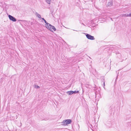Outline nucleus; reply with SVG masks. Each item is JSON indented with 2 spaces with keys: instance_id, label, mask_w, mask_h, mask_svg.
I'll use <instances>...</instances> for the list:
<instances>
[{
  "instance_id": "nucleus-16",
  "label": "nucleus",
  "mask_w": 131,
  "mask_h": 131,
  "mask_svg": "<svg viewBox=\"0 0 131 131\" xmlns=\"http://www.w3.org/2000/svg\"><path fill=\"white\" fill-rule=\"evenodd\" d=\"M63 123L64 124V125H65V124H66V120H64L63 121Z\"/></svg>"
},
{
  "instance_id": "nucleus-7",
  "label": "nucleus",
  "mask_w": 131,
  "mask_h": 131,
  "mask_svg": "<svg viewBox=\"0 0 131 131\" xmlns=\"http://www.w3.org/2000/svg\"><path fill=\"white\" fill-rule=\"evenodd\" d=\"M35 14H36V15L37 16V17H38V18H39L42 19V18H41V16L40 15L38 14V13L37 12H36Z\"/></svg>"
},
{
  "instance_id": "nucleus-15",
  "label": "nucleus",
  "mask_w": 131,
  "mask_h": 131,
  "mask_svg": "<svg viewBox=\"0 0 131 131\" xmlns=\"http://www.w3.org/2000/svg\"><path fill=\"white\" fill-rule=\"evenodd\" d=\"M104 81H105L104 79H103L102 82H103L104 86H105V85Z\"/></svg>"
},
{
  "instance_id": "nucleus-14",
  "label": "nucleus",
  "mask_w": 131,
  "mask_h": 131,
  "mask_svg": "<svg viewBox=\"0 0 131 131\" xmlns=\"http://www.w3.org/2000/svg\"><path fill=\"white\" fill-rule=\"evenodd\" d=\"M34 87L36 89H38V88H40V87L39 86H38V85H34Z\"/></svg>"
},
{
  "instance_id": "nucleus-1",
  "label": "nucleus",
  "mask_w": 131,
  "mask_h": 131,
  "mask_svg": "<svg viewBox=\"0 0 131 131\" xmlns=\"http://www.w3.org/2000/svg\"><path fill=\"white\" fill-rule=\"evenodd\" d=\"M46 27L47 28L49 29L51 31H55L56 30V29L54 27L49 24H48V25Z\"/></svg>"
},
{
  "instance_id": "nucleus-18",
  "label": "nucleus",
  "mask_w": 131,
  "mask_h": 131,
  "mask_svg": "<svg viewBox=\"0 0 131 131\" xmlns=\"http://www.w3.org/2000/svg\"><path fill=\"white\" fill-rule=\"evenodd\" d=\"M18 21H24V20H19Z\"/></svg>"
},
{
  "instance_id": "nucleus-2",
  "label": "nucleus",
  "mask_w": 131,
  "mask_h": 131,
  "mask_svg": "<svg viewBox=\"0 0 131 131\" xmlns=\"http://www.w3.org/2000/svg\"><path fill=\"white\" fill-rule=\"evenodd\" d=\"M86 36V37L88 39L91 40H94L95 38L94 36H92L91 35L87 33H84Z\"/></svg>"
},
{
  "instance_id": "nucleus-12",
  "label": "nucleus",
  "mask_w": 131,
  "mask_h": 131,
  "mask_svg": "<svg viewBox=\"0 0 131 131\" xmlns=\"http://www.w3.org/2000/svg\"><path fill=\"white\" fill-rule=\"evenodd\" d=\"M46 2L48 4H50L51 3V0H46Z\"/></svg>"
},
{
  "instance_id": "nucleus-6",
  "label": "nucleus",
  "mask_w": 131,
  "mask_h": 131,
  "mask_svg": "<svg viewBox=\"0 0 131 131\" xmlns=\"http://www.w3.org/2000/svg\"><path fill=\"white\" fill-rule=\"evenodd\" d=\"M72 121L71 119H66V126L72 123Z\"/></svg>"
},
{
  "instance_id": "nucleus-17",
  "label": "nucleus",
  "mask_w": 131,
  "mask_h": 131,
  "mask_svg": "<svg viewBox=\"0 0 131 131\" xmlns=\"http://www.w3.org/2000/svg\"><path fill=\"white\" fill-rule=\"evenodd\" d=\"M128 17H131V13H130L129 14H128Z\"/></svg>"
},
{
  "instance_id": "nucleus-5",
  "label": "nucleus",
  "mask_w": 131,
  "mask_h": 131,
  "mask_svg": "<svg viewBox=\"0 0 131 131\" xmlns=\"http://www.w3.org/2000/svg\"><path fill=\"white\" fill-rule=\"evenodd\" d=\"M105 125L106 126L107 128H110L112 127V124L110 122H109L108 123H106Z\"/></svg>"
},
{
  "instance_id": "nucleus-11",
  "label": "nucleus",
  "mask_w": 131,
  "mask_h": 131,
  "mask_svg": "<svg viewBox=\"0 0 131 131\" xmlns=\"http://www.w3.org/2000/svg\"><path fill=\"white\" fill-rule=\"evenodd\" d=\"M114 107L113 106H111L110 107V110L112 112L113 111V109H114Z\"/></svg>"
},
{
  "instance_id": "nucleus-21",
  "label": "nucleus",
  "mask_w": 131,
  "mask_h": 131,
  "mask_svg": "<svg viewBox=\"0 0 131 131\" xmlns=\"http://www.w3.org/2000/svg\"><path fill=\"white\" fill-rule=\"evenodd\" d=\"M116 54H117V53H116Z\"/></svg>"
},
{
  "instance_id": "nucleus-19",
  "label": "nucleus",
  "mask_w": 131,
  "mask_h": 131,
  "mask_svg": "<svg viewBox=\"0 0 131 131\" xmlns=\"http://www.w3.org/2000/svg\"><path fill=\"white\" fill-rule=\"evenodd\" d=\"M117 77H118V76H117V77H116V80L117 79ZM115 81H116V80Z\"/></svg>"
},
{
  "instance_id": "nucleus-9",
  "label": "nucleus",
  "mask_w": 131,
  "mask_h": 131,
  "mask_svg": "<svg viewBox=\"0 0 131 131\" xmlns=\"http://www.w3.org/2000/svg\"><path fill=\"white\" fill-rule=\"evenodd\" d=\"M42 19L43 20L44 22L45 23H46V26L48 25V24H49L48 23H47L46 21L45 20V19L43 18H42Z\"/></svg>"
},
{
  "instance_id": "nucleus-10",
  "label": "nucleus",
  "mask_w": 131,
  "mask_h": 131,
  "mask_svg": "<svg viewBox=\"0 0 131 131\" xmlns=\"http://www.w3.org/2000/svg\"><path fill=\"white\" fill-rule=\"evenodd\" d=\"M72 94H76V93H79V92L78 91H72Z\"/></svg>"
},
{
  "instance_id": "nucleus-3",
  "label": "nucleus",
  "mask_w": 131,
  "mask_h": 131,
  "mask_svg": "<svg viewBox=\"0 0 131 131\" xmlns=\"http://www.w3.org/2000/svg\"><path fill=\"white\" fill-rule=\"evenodd\" d=\"M8 17H9V19L13 21H16V20L15 18L13 17L12 16L10 15H9L8 16Z\"/></svg>"
},
{
  "instance_id": "nucleus-4",
  "label": "nucleus",
  "mask_w": 131,
  "mask_h": 131,
  "mask_svg": "<svg viewBox=\"0 0 131 131\" xmlns=\"http://www.w3.org/2000/svg\"><path fill=\"white\" fill-rule=\"evenodd\" d=\"M113 2L112 0H110V1L108 2L106 4V6L107 7H111L113 6Z\"/></svg>"
},
{
  "instance_id": "nucleus-13",
  "label": "nucleus",
  "mask_w": 131,
  "mask_h": 131,
  "mask_svg": "<svg viewBox=\"0 0 131 131\" xmlns=\"http://www.w3.org/2000/svg\"><path fill=\"white\" fill-rule=\"evenodd\" d=\"M122 16L123 17H128V14H123Z\"/></svg>"
},
{
  "instance_id": "nucleus-20",
  "label": "nucleus",
  "mask_w": 131,
  "mask_h": 131,
  "mask_svg": "<svg viewBox=\"0 0 131 131\" xmlns=\"http://www.w3.org/2000/svg\"><path fill=\"white\" fill-rule=\"evenodd\" d=\"M20 124H21V125H20V126H21L22 125V124L21 123H20Z\"/></svg>"
},
{
  "instance_id": "nucleus-8",
  "label": "nucleus",
  "mask_w": 131,
  "mask_h": 131,
  "mask_svg": "<svg viewBox=\"0 0 131 131\" xmlns=\"http://www.w3.org/2000/svg\"><path fill=\"white\" fill-rule=\"evenodd\" d=\"M66 93L69 95H71V94H73L72 91H68Z\"/></svg>"
}]
</instances>
